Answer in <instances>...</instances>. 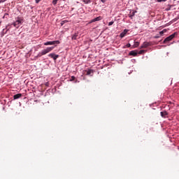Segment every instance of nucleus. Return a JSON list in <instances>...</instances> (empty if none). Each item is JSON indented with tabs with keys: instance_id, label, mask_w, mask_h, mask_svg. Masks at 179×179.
<instances>
[{
	"instance_id": "f257e3e1",
	"label": "nucleus",
	"mask_w": 179,
	"mask_h": 179,
	"mask_svg": "<svg viewBox=\"0 0 179 179\" xmlns=\"http://www.w3.org/2000/svg\"><path fill=\"white\" fill-rule=\"evenodd\" d=\"M54 48H55V47L51 46L42 50L41 52L38 53V55L35 57V58H40L43 57V55H45L46 54H48V52H51V51H52Z\"/></svg>"
},
{
	"instance_id": "f03ea898",
	"label": "nucleus",
	"mask_w": 179,
	"mask_h": 179,
	"mask_svg": "<svg viewBox=\"0 0 179 179\" xmlns=\"http://www.w3.org/2000/svg\"><path fill=\"white\" fill-rule=\"evenodd\" d=\"M23 22V20H22V18H17V20L14 22L13 24H11V26L12 24L14 26V27H16V29H19L20 27V25L22 24Z\"/></svg>"
},
{
	"instance_id": "7ed1b4c3",
	"label": "nucleus",
	"mask_w": 179,
	"mask_h": 179,
	"mask_svg": "<svg viewBox=\"0 0 179 179\" xmlns=\"http://www.w3.org/2000/svg\"><path fill=\"white\" fill-rule=\"evenodd\" d=\"M176 36H177V32H174L173 34H172L169 36L166 37L164 40L163 44H166V43H169V41H171V40H173V38H174V37H176Z\"/></svg>"
},
{
	"instance_id": "20e7f679",
	"label": "nucleus",
	"mask_w": 179,
	"mask_h": 179,
	"mask_svg": "<svg viewBox=\"0 0 179 179\" xmlns=\"http://www.w3.org/2000/svg\"><path fill=\"white\" fill-rule=\"evenodd\" d=\"M10 27H12V24H8L6 26V31H5V29L2 30V31L1 32V37H3V36H5V34H6L8 31H9V30H10Z\"/></svg>"
},
{
	"instance_id": "39448f33",
	"label": "nucleus",
	"mask_w": 179,
	"mask_h": 179,
	"mask_svg": "<svg viewBox=\"0 0 179 179\" xmlns=\"http://www.w3.org/2000/svg\"><path fill=\"white\" fill-rule=\"evenodd\" d=\"M59 41H47L43 43V45H55V44H60Z\"/></svg>"
},
{
	"instance_id": "423d86ee",
	"label": "nucleus",
	"mask_w": 179,
	"mask_h": 179,
	"mask_svg": "<svg viewBox=\"0 0 179 179\" xmlns=\"http://www.w3.org/2000/svg\"><path fill=\"white\" fill-rule=\"evenodd\" d=\"M48 57L54 59V61H57V59L59 58V55H56L55 53H50L48 55Z\"/></svg>"
},
{
	"instance_id": "0eeeda50",
	"label": "nucleus",
	"mask_w": 179,
	"mask_h": 179,
	"mask_svg": "<svg viewBox=\"0 0 179 179\" xmlns=\"http://www.w3.org/2000/svg\"><path fill=\"white\" fill-rule=\"evenodd\" d=\"M128 31H129V29H124V31L120 34V38H124V37L127 36V33H128Z\"/></svg>"
},
{
	"instance_id": "6e6552de",
	"label": "nucleus",
	"mask_w": 179,
	"mask_h": 179,
	"mask_svg": "<svg viewBox=\"0 0 179 179\" xmlns=\"http://www.w3.org/2000/svg\"><path fill=\"white\" fill-rule=\"evenodd\" d=\"M150 43L149 42H144L142 45L140 47V48H148V47H150Z\"/></svg>"
},
{
	"instance_id": "1a4fd4ad",
	"label": "nucleus",
	"mask_w": 179,
	"mask_h": 179,
	"mask_svg": "<svg viewBox=\"0 0 179 179\" xmlns=\"http://www.w3.org/2000/svg\"><path fill=\"white\" fill-rule=\"evenodd\" d=\"M129 55H131L132 57H136L138 55V50H131L129 52Z\"/></svg>"
},
{
	"instance_id": "9d476101",
	"label": "nucleus",
	"mask_w": 179,
	"mask_h": 179,
	"mask_svg": "<svg viewBox=\"0 0 179 179\" xmlns=\"http://www.w3.org/2000/svg\"><path fill=\"white\" fill-rule=\"evenodd\" d=\"M94 73V70H93V69H88L87 71V75L88 76H93Z\"/></svg>"
},
{
	"instance_id": "9b49d317",
	"label": "nucleus",
	"mask_w": 179,
	"mask_h": 179,
	"mask_svg": "<svg viewBox=\"0 0 179 179\" xmlns=\"http://www.w3.org/2000/svg\"><path fill=\"white\" fill-rule=\"evenodd\" d=\"M101 20V16L96 17L91 20V23H94V22H99Z\"/></svg>"
},
{
	"instance_id": "f8f14e48",
	"label": "nucleus",
	"mask_w": 179,
	"mask_h": 179,
	"mask_svg": "<svg viewBox=\"0 0 179 179\" xmlns=\"http://www.w3.org/2000/svg\"><path fill=\"white\" fill-rule=\"evenodd\" d=\"M160 114H161V117H162V118H166V116L169 115V113L166 110L161 112Z\"/></svg>"
},
{
	"instance_id": "ddd939ff",
	"label": "nucleus",
	"mask_w": 179,
	"mask_h": 179,
	"mask_svg": "<svg viewBox=\"0 0 179 179\" xmlns=\"http://www.w3.org/2000/svg\"><path fill=\"white\" fill-rule=\"evenodd\" d=\"M22 97V94H16L13 96L14 100H17V99H20Z\"/></svg>"
},
{
	"instance_id": "4468645a",
	"label": "nucleus",
	"mask_w": 179,
	"mask_h": 179,
	"mask_svg": "<svg viewBox=\"0 0 179 179\" xmlns=\"http://www.w3.org/2000/svg\"><path fill=\"white\" fill-rule=\"evenodd\" d=\"M78 36H79V34L78 33H76L75 34H73L72 36L71 40H77Z\"/></svg>"
},
{
	"instance_id": "2eb2a0df",
	"label": "nucleus",
	"mask_w": 179,
	"mask_h": 179,
	"mask_svg": "<svg viewBox=\"0 0 179 179\" xmlns=\"http://www.w3.org/2000/svg\"><path fill=\"white\" fill-rule=\"evenodd\" d=\"M173 5H168L167 8L165 9L166 12H169V10H171V8H173Z\"/></svg>"
},
{
	"instance_id": "dca6fc26",
	"label": "nucleus",
	"mask_w": 179,
	"mask_h": 179,
	"mask_svg": "<svg viewBox=\"0 0 179 179\" xmlns=\"http://www.w3.org/2000/svg\"><path fill=\"white\" fill-rule=\"evenodd\" d=\"M83 2H84V3H85L86 5H87L89 3H92V0H83Z\"/></svg>"
},
{
	"instance_id": "f3484780",
	"label": "nucleus",
	"mask_w": 179,
	"mask_h": 179,
	"mask_svg": "<svg viewBox=\"0 0 179 179\" xmlns=\"http://www.w3.org/2000/svg\"><path fill=\"white\" fill-rule=\"evenodd\" d=\"M65 23H68V20H62L60 22L61 26H64Z\"/></svg>"
},
{
	"instance_id": "a211bd4d",
	"label": "nucleus",
	"mask_w": 179,
	"mask_h": 179,
	"mask_svg": "<svg viewBox=\"0 0 179 179\" xmlns=\"http://www.w3.org/2000/svg\"><path fill=\"white\" fill-rule=\"evenodd\" d=\"M134 48H136L137 47H139V42L136 41L134 43Z\"/></svg>"
},
{
	"instance_id": "6ab92c4d",
	"label": "nucleus",
	"mask_w": 179,
	"mask_h": 179,
	"mask_svg": "<svg viewBox=\"0 0 179 179\" xmlns=\"http://www.w3.org/2000/svg\"><path fill=\"white\" fill-rule=\"evenodd\" d=\"M134 16H135V12L131 13V14L130 15H129V17H130V19H132V17H134Z\"/></svg>"
},
{
	"instance_id": "aec40b11",
	"label": "nucleus",
	"mask_w": 179,
	"mask_h": 179,
	"mask_svg": "<svg viewBox=\"0 0 179 179\" xmlns=\"http://www.w3.org/2000/svg\"><path fill=\"white\" fill-rule=\"evenodd\" d=\"M164 33H166V29H164L163 31H159V35L163 36V34H164Z\"/></svg>"
},
{
	"instance_id": "412c9836",
	"label": "nucleus",
	"mask_w": 179,
	"mask_h": 179,
	"mask_svg": "<svg viewBox=\"0 0 179 179\" xmlns=\"http://www.w3.org/2000/svg\"><path fill=\"white\" fill-rule=\"evenodd\" d=\"M145 52V50H139V51L138 52V54L142 55V54H143V52Z\"/></svg>"
},
{
	"instance_id": "4be33fe9",
	"label": "nucleus",
	"mask_w": 179,
	"mask_h": 179,
	"mask_svg": "<svg viewBox=\"0 0 179 179\" xmlns=\"http://www.w3.org/2000/svg\"><path fill=\"white\" fill-rule=\"evenodd\" d=\"M8 16H9V14L5 13L4 15L3 16V19H5V17L8 19Z\"/></svg>"
},
{
	"instance_id": "5701e85b",
	"label": "nucleus",
	"mask_w": 179,
	"mask_h": 179,
	"mask_svg": "<svg viewBox=\"0 0 179 179\" xmlns=\"http://www.w3.org/2000/svg\"><path fill=\"white\" fill-rule=\"evenodd\" d=\"M52 4L56 5L58 3V0H52Z\"/></svg>"
},
{
	"instance_id": "b1692460",
	"label": "nucleus",
	"mask_w": 179,
	"mask_h": 179,
	"mask_svg": "<svg viewBox=\"0 0 179 179\" xmlns=\"http://www.w3.org/2000/svg\"><path fill=\"white\" fill-rule=\"evenodd\" d=\"M179 20V15H178V17H175V18L173 20V22H177V20Z\"/></svg>"
},
{
	"instance_id": "393cba45",
	"label": "nucleus",
	"mask_w": 179,
	"mask_h": 179,
	"mask_svg": "<svg viewBox=\"0 0 179 179\" xmlns=\"http://www.w3.org/2000/svg\"><path fill=\"white\" fill-rule=\"evenodd\" d=\"M113 24H114V21L108 22V26H113Z\"/></svg>"
},
{
	"instance_id": "a878e982",
	"label": "nucleus",
	"mask_w": 179,
	"mask_h": 179,
	"mask_svg": "<svg viewBox=\"0 0 179 179\" xmlns=\"http://www.w3.org/2000/svg\"><path fill=\"white\" fill-rule=\"evenodd\" d=\"M74 79H76V77L72 76L71 79H70L71 82H72V80H73Z\"/></svg>"
},
{
	"instance_id": "bb28decb",
	"label": "nucleus",
	"mask_w": 179,
	"mask_h": 179,
	"mask_svg": "<svg viewBox=\"0 0 179 179\" xmlns=\"http://www.w3.org/2000/svg\"><path fill=\"white\" fill-rule=\"evenodd\" d=\"M154 38H160V36L159 35H156L155 36H154Z\"/></svg>"
},
{
	"instance_id": "cd10ccee",
	"label": "nucleus",
	"mask_w": 179,
	"mask_h": 179,
	"mask_svg": "<svg viewBox=\"0 0 179 179\" xmlns=\"http://www.w3.org/2000/svg\"><path fill=\"white\" fill-rule=\"evenodd\" d=\"M167 0H157V2H166Z\"/></svg>"
},
{
	"instance_id": "c85d7f7f",
	"label": "nucleus",
	"mask_w": 179,
	"mask_h": 179,
	"mask_svg": "<svg viewBox=\"0 0 179 179\" xmlns=\"http://www.w3.org/2000/svg\"><path fill=\"white\" fill-rule=\"evenodd\" d=\"M3 2H6V0H0V3H3Z\"/></svg>"
},
{
	"instance_id": "c756f323",
	"label": "nucleus",
	"mask_w": 179,
	"mask_h": 179,
	"mask_svg": "<svg viewBox=\"0 0 179 179\" xmlns=\"http://www.w3.org/2000/svg\"><path fill=\"white\" fill-rule=\"evenodd\" d=\"M101 1L102 2V3H106V2H107V0H101Z\"/></svg>"
},
{
	"instance_id": "7c9ffc66",
	"label": "nucleus",
	"mask_w": 179,
	"mask_h": 179,
	"mask_svg": "<svg viewBox=\"0 0 179 179\" xmlns=\"http://www.w3.org/2000/svg\"><path fill=\"white\" fill-rule=\"evenodd\" d=\"M127 47H128V48L131 47V43H127Z\"/></svg>"
},
{
	"instance_id": "2f4dec72",
	"label": "nucleus",
	"mask_w": 179,
	"mask_h": 179,
	"mask_svg": "<svg viewBox=\"0 0 179 179\" xmlns=\"http://www.w3.org/2000/svg\"><path fill=\"white\" fill-rule=\"evenodd\" d=\"M36 1V3H38V2H40V1L41 0H35Z\"/></svg>"
},
{
	"instance_id": "473e14b6",
	"label": "nucleus",
	"mask_w": 179,
	"mask_h": 179,
	"mask_svg": "<svg viewBox=\"0 0 179 179\" xmlns=\"http://www.w3.org/2000/svg\"><path fill=\"white\" fill-rule=\"evenodd\" d=\"M173 1H177V0H173Z\"/></svg>"
}]
</instances>
